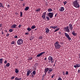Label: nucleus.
I'll return each mask as SVG.
<instances>
[{
    "mask_svg": "<svg viewBox=\"0 0 80 80\" xmlns=\"http://www.w3.org/2000/svg\"><path fill=\"white\" fill-rule=\"evenodd\" d=\"M6 67H8L10 66V63L8 62V63H7L6 65Z\"/></svg>",
    "mask_w": 80,
    "mask_h": 80,
    "instance_id": "28",
    "label": "nucleus"
},
{
    "mask_svg": "<svg viewBox=\"0 0 80 80\" xmlns=\"http://www.w3.org/2000/svg\"><path fill=\"white\" fill-rule=\"evenodd\" d=\"M44 60H47V58H45Z\"/></svg>",
    "mask_w": 80,
    "mask_h": 80,
    "instance_id": "57",
    "label": "nucleus"
},
{
    "mask_svg": "<svg viewBox=\"0 0 80 80\" xmlns=\"http://www.w3.org/2000/svg\"><path fill=\"white\" fill-rule=\"evenodd\" d=\"M41 10V9L40 8H38V9H37L36 10H35L36 12H40V11Z\"/></svg>",
    "mask_w": 80,
    "mask_h": 80,
    "instance_id": "26",
    "label": "nucleus"
},
{
    "mask_svg": "<svg viewBox=\"0 0 80 80\" xmlns=\"http://www.w3.org/2000/svg\"><path fill=\"white\" fill-rule=\"evenodd\" d=\"M64 34L66 37L69 40H71V38H70V36H69V35L68 33L66 32H65Z\"/></svg>",
    "mask_w": 80,
    "mask_h": 80,
    "instance_id": "6",
    "label": "nucleus"
},
{
    "mask_svg": "<svg viewBox=\"0 0 80 80\" xmlns=\"http://www.w3.org/2000/svg\"><path fill=\"white\" fill-rule=\"evenodd\" d=\"M14 43H15V41H12L11 42V44L12 45H13V44H14Z\"/></svg>",
    "mask_w": 80,
    "mask_h": 80,
    "instance_id": "38",
    "label": "nucleus"
},
{
    "mask_svg": "<svg viewBox=\"0 0 80 80\" xmlns=\"http://www.w3.org/2000/svg\"><path fill=\"white\" fill-rule=\"evenodd\" d=\"M29 9V7L28 6L26 7L25 9H24V10L25 11H27Z\"/></svg>",
    "mask_w": 80,
    "mask_h": 80,
    "instance_id": "17",
    "label": "nucleus"
},
{
    "mask_svg": "<svg viewBox=\"0 0 80 80\" xmlns=\"http://www.w3.org/2000/svg\"><path fill=\"white\" fill-rule=\"evenodd\" d=\"M5 31L6 32H7V31L6 30Z\"/></svg>",
    "mask_w": 80,
    "mask_h": 80,
    "instance_id": "62",
    "label": "nucleus"
},
{
    "mask_svg": "<svg viewBox=\"0 0 80 80\" xmlns=\"http://www.w3.org/2000/svg\"><path fill=\"white\" fill-rule=\"evenodd\" d=\"M27 30L28 31L30 32V31H31L32 30V29L30 28H27Z\"/></svg>",
    "mask_w": 80,
    "mask_h": 80,
    "instance_id": "25",
    "label": "nucleus"
},
{
    "mask_svg": "<svg viewBox=\"0 0 80 80\" xmlns=\"http://www.w3.org/2000/svg\"><path fill=\"white\" fill-rule=\"evenodd\" d=\"M49 71L48 72V74H50V73L52 72H53V69H51V68H49Z\"/></svg>",
    "mask_w": 80,
    "mask_h": 80,
    "instance_id": "12",
    "label": "nucleus"
},
{
    "mask_svg": "<svg viewBox=\"0 0 80 80\" xmlns=\"http://www.w3.org/2000/svg\"><path fill=\"white\" fill-rule=\"evenodd\" d=\"M72 34L73 35V36H76V35H77V33H75L74 31H73V32L72 33Z\"/></svg>",
    "mask_w": 80,
    "mask_h": 80,
    "instance_id": "16",
    "label": "nucleus"
},
{
    "mask_svg": "<svg viewBox=\"0 0 80 80\" xmlns=\"http://www.w3.org/2000/svg\"><path fill=\"white\" fill-rule=\"evenodd\" d=\"M52 11V9L51 8H49L48 9V12H50Z\"/></svg>",
    "mask_w": 80,
    "mask_h": 80,
    "instance_id": "24",
    "label": "nucleus"
},
{
    "mask_svg": "<svg viewBox=\"0 0 80 80\" xmlns=\"http://www.w3.org/2000/svg\"><path fill=\"white\" fill-rule=\"evenodd\" d=\"M23 42V40L22 39H20L18 40L17 41V43L18 45H22Z\"/></svg>",
    "mask_w": 80,
    "mask_h": 80,
    "instance_id": "3",
    "label": "nucleus"
},
{
    "mask_svg": "<svg viewBox=\"0 0 80 80\" xmlns=\"http://www.w3.org/2000/svg\"><path fill=\"white\" fill-rule=\"evenodd\" d=\"M2 7L3 8H4V6H2Z\"/></svg>",
    "mask_w": 80,
    "mask_h": 80,
    "instance_id": "61",
    "label": "nucleus"
},
{
    "mask_svg": "<svg viewBox=\"0 0 80 80\" xmlns=\"http://www.w3.org/2000/svg\"><path fill=\"white\" fill-rule=\"evenodd\" d=\"M74 67L75 68H78L80 67V64H77L76 65H74Z\"/></svg>",
    "mask_w": 80,
    "mask_h": 80,
    "instance_id": "9",
    "label": "nucleus"
},
{
    "mask_svg": "<svg viewBox=\"0 0 80 80\" xmlns=\"http://www.w3.org/2000/svg\"><path fill=\"white\" fill-rule=\"evenodd\" d=\"M23 7H25V4H24V3H23Z\"/></svg>",
    "mask_w": 80,
    "mask_h": 80,
    "instance_id": "55",
    "label": "nucleus"
},
{
    "mask_svg": "<svg viewBox=\"0 0 80 80\" xmlns=\"http://www.w3.org/2000/svg\"><path fill=\"white\" fill-rule=\"evenodd\" d=\"M52 58H53L52 56H49L48 57V60H51Z\"/></svg>",
    "mask_w": 80,
    "mask_h": 80,
    "instance_id": "22",
    "label": "nucleus"
},
{
    "mask_svg": "<svg viewBox=\"0 0 80 80\" xmlns=\"http://www.w3.org/2000/svg\"><path fill=\"white\" fill-rule=\"evenodd\" d=\"M49 32H50V30H49L48 28H47L46 29V33H49Z\"/></svg>",
    "mask_w": 80,
    "mask_h": 80,
    "instance_id": "19",
    "label": "nucleus"
},
{
    "mask_svg": "<svg viewBox=\"0 0 80 80\" xmlns=\"http://www.w3.org/2000/svg\"><path fill=\"white\" fill-rule=\"evenodd\" d=\"M58 80H62V78H61L60 77H59Z\"/></svg>",
    "mask_w": 80,
    "mask_h": 80,
    "instance_id": "41",
    "label": "nucleus"
},
{
    "mask_svg": "<svg viewBox=\"0 0 80 80\" xmlns=\"http://www.w3.org/2000/svg\"><path fill=\"white\" fill-rule=\"evenodd\" d=\"M63 3H64V5H65L67 3V1L64 2Z\"/></svg>",
    "mask_w": 80,
    "mask_h": 80,
    "instance_id": "35",
    "label": "nucleus"
},
{
    "mask_svg": "<svg viewBox=\"0 0 80 80\" xmlns=\"http://www.w3.org/2000/svg\"><path fill=\"white\" fill-rule=\"evenodd\" d=\"M30 73H31V71H30V70L28 71L27 72V76H29Z\"/></svg>",
    "mask_w": 80,
    "mask_h": 80,
    "instance_id": "15",
    "label": "nucleus"
},
{
    "mask_svg": "<svg viewBox=\"0 0 80 80\" xmlns=\"http://www.w3.org/2000/svg\"><path fill=\"white\" fill-rule=\"evenodd\" d=\"M78 73H80V70L78 69Z\"/></svg>",
    "mask_w": 80,
    "mask_h": 80,
    "instance_id": "44",
    "label": "nucleus"
},
{
    "mask_svg": "<svg viewBox=\"0 0 80 80\" xmlns=\"http://www.w3.org/2000/svg\"><path fill=\"white\" fill-rule=\"evenodd\" d=\"M18 27L19 28H20L21 27V25L20 24Z\"/></svg>",
    "mask_w": 80,
    "mask_h": 80,
    "instance_id": "53",
    "label": "nucleus"
},
{
    "mask_svg": "<svg viewBox=\"0 0 80 80\" xmlns=\"http://www.w3.org/2000/svg\"><path fill=\"white\" fill-rule=\"evenodd\" d=\"M64 29L65 30V32H70V29L69 28V27L68 26L64 28Z\"/></svg>",
    "mask_w": 80,
    "mask_h": 80,
    "instance_id": "5",
    "label": "nucleus"
},
{
    "mask_svg": "<svg viewBox=\"0 0 80 80\" xmlns=\"http://www.w3.org/2000/svg\"><path fill=\"white\" fill-rule=\"evenodd\" d=\"M3 59L2 58H1L0 59V63H1V64H2V61H3Z\"/></svg>",
    "mask_w": 80,
    "mask_h": 80,
    "instance_id": "21",
    "label": "nucleus"
},
{
    "mask_svg": "<svg viewBox=\"0 0 80 80\" xmlns=\"http://www.w3.org/2000/svg\"><path fill=\"white\" fill-rule=\"evenodd\" d=\"M29 34V33L26 32L25 33V35H28Z\"/></svg>",
    "mask_w": 80,
    "mask_h": 80,
    "instance_id": "46",
    "label": "nucleus"
},
{
    "mask_svg": "<svg viewBox=\"0 0 80 80\" xmlns=\"http://www.w3.org/2000/svg\"><path fill=\"white\" fill-rule=\"evenodd\" d=\"M32 59V57H31L29 58V60H31Z\"/></svg>",
    "mask_w": 80,
    "mask_h": 80,
    "instance_id": "48",
    "label": "nucleus"
},
{
    "mask_svg": "<svg viewBox=\"0 0 80 80\" xmlns=\"http://www.w3.org/2000/svg\"><path fill=\"white\" fill-rule=\"evenodd\" d=\"M65 74H66V75H68V71H67L66 72Z\"/></svg>",
    "mask_w": 80,
    "mask_h": 80,
    "instance_id": "42",
    "label": "nucleus"
},
{
    "mask_svg": "<svg viewBox=\"0 0 80 80\" xmlns=\"http://www.w3.org/2000/svg\"><path fill=\"white\" fill-rule=\"evenodd\" d=\"M50 62H50V61H48V62H49V63H50Z\"/></svg>",
    "mask_w": 80,
    "mask_h": 80,
    "instance_id": "60",
    "label": "nucleus"
},
{
    "mask_svg": "<svg viewBox=\"0 0 80 80\" xmlns=\"http://www.w3.org/2000/svg\"><path fill=\"white\" fill-rule=\"evenodd\" d=\"M63 72V75H65V72Z\"/></svg>",
    "mask_w": 80,
    "mask_h": 80,
    "instance_id": "51",
    "label": "nucleus"
},
{
    "mask_svg": "<svg viewBox=\"0 0 80 80\" xmlns=\"http://www.w3.org/2000/svg\"><path fill=\"white\" fill-rule=\"evenodd\" d=\"M17 26L16 24H13L12 26H11V28H12V29H13V28H16V27Z\"/></svg>",
    "mask_w": 80,
    "mask_h": 80,
    "instance_id": "13",
    "label": "nucleus"
},
{
    "mask_svg": "<svg viewBox=\"0 0 80 80\" xmlns=\"http://www.w3.org/2000/svg\"><path fill=\"white\" fill-rule=\"evenodd\" d=\"M36 28V26H32V27H31V28L32 29H34V28Z\"/></svg>",
    "mask_w": 80,
    "mask_h": 80,
    "instance_id": "27",
    "label": "nucleus"
},
{
    "mask_svg": "<svg viewBox=\"0 0 80 80\" xmlns=\"http://www.w3.org/2000/svg\"><path fill=\"white\" fill-rule=\"evenodd\" d=\"M73 5L76 8H79L80 5H79V3L78 2L77 0H76L73 2Z\"/></svg>",
    "mask_w": 80,
    "mask_h": 80,
    "instance_id": "1",
    "label": "nucleus"
},
{
    "mask_svg": "<svg viewBox=\"0 0 80 80\" xmlns=\"http://www.w3.org/2000/svg\"><path fill=\"white\" fill-rule=\"evenodd\" d=\"M50 28H52V29H54V30H55L54 26H50Z\"/></svg>",
    "mask_w": 80,
    "mask_h": 80,
    "instance_id": "33",
    "label": "nucleus"
},
{
    "mask_svg": "<svg viewBox=\"0 0 80 80\" xmlns=\"http://www.w3.org/2000/svg\"><path fill=\"white\" fill-rule=\"evenodd\" d=\"M65 8H64L63 7H62L59 8V11H60V12H63Z\"/></svg>",
    "mask_w": 80,
    "mask_h": 80,
    "instance_id": "11",
    "label": "nucleus"
},
{
    "mask_svg": "<svg viewBox=\"0 0 80 80\" xmlns=\"http://www.w3.org/2000/svg\"><path fill=\"white\" fill-rule=\"evenodd\" d=\"M9 32H13V29H11L9 30Z\"/></svg>",
    "mask_w": 80,
    "mask_h": 80,
    "instance_id": "34",
    "label": "nucleus"
},
{
    "mask_svg": "<svg viewBox=\"0 0 80 80\" xmlns=\"http://www.w3.org/2000/svg\"><path fill=\"white\" fill-rule=\"evenodd\" d=\"M54 46L56 49H59L61 47V45L59 44V42L57 41L54 43Z\"/></svg>",
    "mask_w": 80,
    "mask_h": 80,
    "instance_id": "2",
    "label": "nucleus"
},
{
    "mask_svg": "<svg viewBox=\"0 0 80 80\" xmlns=\"http://www.w3.org/2000/svg\"><path fill=\"white\" fill-rule=\"evenodd\" d=\"M23 0H21V1H23Z\"/></svg>",
    "mask_w": 80,
    "mask_h": 80,
    "instance_id": "64",
    "label": "nucleus"
},
{
    "mask_svg": "<svg viewBox=\"0 0 80 80\" xmlns=\"http://www.w3.org/2000/svg\"><path fill=\"white\" fill-rule=\"evenodd\" d=\"M45 53V52H42L37 55V57H40V56H42V55L43 53Z\"/></svg>",
    "mask_w": 80,
    "mask_h": 80,
    "instance_id": "10",
    "label": "nucleus"
},
{
    "mask_svg": "<svg viewBox=\"0 0 80 80\" xmlns=\"http://www.w3.org/2000/svg\"><path fill=\"white\" fill-rule=\"evenodd\" d=\"M42 39V36H41L39 38V39Z\"/></svg>",
    "mask_w": 80,
    "mask_h": 80,
    "instance_id": "43",
    "label": "nucleus"
},
{
    "mask_svg": "<svg viewBox=\"0 0 80 80\" xmlns=\"http://www.w3.org/2000/svg\"><path fill=\"white\" fill-rule=\"evenodd\" d=\"M46 19L48 20H50V18H49V17L48 16H46Z\"/></svg>",
    "mask_w": 80,
    "mask_h": 80,
    "instance_id": "32",
    "label": "nucleus"
},
{
    "mask_svg": "<svg viewBox=\"0 0 80 80\" xmlns=\"http://www.w3.org/2000/svg\"><path fill=\"white\" fill-rule=\"evenodd\" d=\"M22 80V78H18L17 77H16L15 78V80Z\"/></svg>",
    "mask_w": 80,
    "mask_h": 80,
    "instance_id": "23",
    "label": "nucleus"
},
{
    "mask_svg": "<svg viewBox=\"0 0 80 80\" xmlns=\"http://www.w3.org/2000/svg\"><path fill=\"white\" fill-rule=\"evenodd\" d=\"M49 70V68H46L44 69V72L45 73V74L46 75L47 72Z\"/></svg>",
    "mask_w": 80,
    "mask_h": 80,
    "instance_id": "8",
    "label": "nucleus"
},
{
    "mask_svg": "<svg viewBox=\"0 0 80 80\" xmlns=\"http://www.w3.org/2000/svg\"><path fill=\"white\" fill-rule=\"evenodd\" d=\"M4 63L5 64H6V63H7V60H5L4 61Z\"/></svg>",
    "mask_w": 80,
    "mask_h": 80,
    "instance_id": "37",
    "label": "nucleus"
},
{
    "mask_svg": "<svg viewBox=\"0 0 80 80\" xmlns=\"http://www.w3.org/2000/svg\"><path fill=\"white\" fill-rule=\"evenodd\" d=\"M32 74L35 75L36 74V72L35 71H33L32 72Z\"/></svg>",
    "mask_w": 80,
    "mask_h": 80,
    "instance_id": "30",
    "label": "nucleus"
},
{
    "mask_svg": "<svg viewBox=\"0 0 80 80\" xmlns=\"http://www.w3.org/2000/svg\"><path fill=\"white\" fill-rule=\"evenodd\" d=\"M35 31L37 30V29H35Z\"/></svg>",
    "mask_w": 80,
    "mask_h": 80,
    "instance_id": "63",
    "label": "nucleus"
},
{
    "mask_svg": "<svg viewBox=\"0 0 80 80\" xmlns=\"http://www.w3.org/2000/svg\"><path fill=\"white\" fill-rule=\"evenodd\" d=\"M15 72H16V73H18V72H19V71H18V69H15Z\"/></svg>",
    "mask_w": 80,
    "mask_h": 80,
    "instance_id": "18",
    "label": "nucleus"
},
{
    "mask_svg": "<svg viewBox=\"0 0 80 80\" xmlns=\"http://www.w3.org/2000/svg\"><path fill=\"white\" fill-rule=\"evenodd\" d=\"M57 14H56L55 15V17H57Z\"/></svg>",
    "mask_w": 80,
    "mask_h": 80,
    "instance_id": "59",
    "label": "nucleus"
},
{
    "mask_svg": "<svg viewBox=\"0 0 80 80\" xmlns=\"http://www.w3.org/2000/svg\"><path fill=\"white\" fill-rule=\"evenodd\" d=\"M9 33H7V34H6V36L7 37H8L9 36Z\"/></svg>",
    "mask_w": 80,
    "mask_h": 80,
    "instance_id": "45",
    "label": "nucleus"
},
{
    "mask_svg": "<svg viewBox=\"0 0 80 80\" xmlns=\"http://www.w3.org/2000/svg\"><path fill=\"white\" fill-rule=\"evenodd\" d=\"M48 15L50 18H53V12H49L48 13Z\"/></svg>",
    "mask_w": 80,
    "mask_h": 80,
    "instance_id": "4",
    "label": "nucleus"
},
{
    "mask_svg": "<svg viewBox=\"0 0 80 80\" xmlns=\"http://www.w3.org/2000/svg\"><path fill=\"white\" fill-rule=\"evenodd\" d=\"M32 39H33V38H30V40H32Z\"/></svg>",
    "mask_w": 80,
    "mask_h": 80,
    "instance_id": "54",
    "label": "nucleus"
},
{
    "mask_svg": "<svg viewBox=\"0 0 80 80\" xmlns=\"http://www.w3.org/2000/svg\"><path fill=\"white\" fill-rule=\"evenodd\" d=\"M2 35H3V34H4V33H3V31H2Z\"/></svg>",
    "mask_w": 80,
    "mask_h": 80,
    "instance_id": "56",
    "label": "nucleus"
},
{
    "mask_svg": "<svg viewBox=\"0 0 80 80\" xmlns=\"http://www.w3.org/2000/svg\"><path fill=\"white\" fill-rule=\"evenodd\" d=\"M8 8H10V5H8Z\"/></svg>",
    "mask_w": 80,
    "mask_h": 80,
    "instance_id": "49",
    "label": "nucleus"
},
{
    "mask_svg": "<svg viewBox=\"0 0 80 80\" xmlns=\"http://www.w3.org/2000/svg\"><path fill=\"white\" fill-rule=\"evenodd\" d=\"M15 78V77L12 76L11 77V79L12 80H13V79H14Z\"/></svg>",
    "mask_w": 80,
    "mask_h": 80,
    "instance_id": "40",
    "label": "nucleus"
},
{
    "mask_svg": "<svg viewBox=\"0 0 80 80\" xmlns=\"http://www.w3.org/2000/svg\"><path fill=\"white\" fill-rule=\"evenodd\" d=\"M3 6V4L2 3H0V7H2V6Z\"/></svg>",
    "mask_w": 80,
    "mask_h": 80,
    "instance_id": "36",
    "label": "nucleus"
},
{
    "mask_svg": "<svg viewBox=\"0 0 80 80\" xmlns=\"http://www.w3.org/2000/svg\"><path fill=\"white\" fill-rule=\"evenodd\" d=\"M2 25V24H0V27H1Z\"/></svg>",
    "mask_w": 80,
    "mask_h": 80,
    "instance_id": "58",
    "label": "nucleus"
},
{
    "mask_svg": "<svg viewBox=\"0 0 80 80\" xmlns=\"http://www.w3.org/2000/svg\"><path fill=\"white\" fill-rule=\"evenodd\" d=\"M20 17H22V15H23V13H22V12H20Z\"/></svg>",
    "mask_w": 80,
    "mask_h": 80,
    "instance_id": "31",
    "label": "nucleus"
},
{
    "mask_svg": "<svg viewBox=\"0 0 80 80\" xmlns=\"http://www.w3.org/2000/svg\"><path fill=\"white\" fill-rule=\"evenodd\" d=\"M46 13H47V12H44L43 13L42 15V18L44 20H45L46 18H45V17L46 16Z\"/></svg>",
    "mask_w": 80,
    "mask_h": 80,
    "instance_id": "7",
    "label": "nucleus"
},
{
    "mask_svg": "<svg viewBox=\"0 0 80 80\" xmlns=\"http://www.w3.org/2000/svg\"><path fill=\"white\" fill-rule=\"evenodd\" d=\"M54 76H55V74H53L52 75L51 78H53V77H54Z\"/></svg>",
    "mask_w": 80,
    "mask_h": 80,
    "instance_id": "39",
    "label": "nucleus"
},
{
    "mask_svg": "<svg viewBox=\"0 0 80 80\" xmlns=\"http://www.w3.org/2000/svg\"><path fill=\"white\" fill-rule=\"evenodd\" d=\"M49 61H51V62L52 63H53L54 62V59L52 58Z\"/></svg>",
    "mask_w": 80,
    "mask_h": 80,
    "instance_id": "20",
    "label": "nucleus"
},
{
    "mask_svg": "<svg viewBox=\"0 0 80 80\" xmlns=\"http://www.w3.org/2000/svg\"><path fill=\"white\" fill-rule=\"evenodd\" d=\"M60 30V28H58L57 29L55 30L54 31V32H57V31H58Z\"/></svg>",
    "mask_w": 80,
    "mask_h": 80,
    "instance_id": "29",
    "label": "nucleus"
},
{
    "mask_svg": "<svg viewBox=\"0 0 80 80\" xmlns=\"http://www.w3.org/2000/svg\"><path fill=\"white\" fill-rule=\"evenodd\" d=\"M18 37L17 36L14 37V38H17Z\"/></svg>",
    "mask_w": 80,
    "mask_h": 80,
    "instance_id": "50",
    "label": "nucleus"
},
{
    "mask_svg": "<svg viewBox=\"0 0 80 80\" xmlns=\"http://www.w3.org/2000/svg\"><path fill=\"white\" fill-rule=\"evenodd\" d=\"M57 28V26H54V29H55V28Z\"/></svg>",
    "mask_w": 80,
    "mask_h": 80,
    "instance_id": "47",
    "label": "nucleus"
},
{
    "mask_svg": "<svg viewBox=\"0 0 80 80\" xmlns=\"http://www.w3.org/2000/svg\"><path fill=\"white\" fill-rule=\"evenodd\" d=\"M43 77H44V76H42V78L41 80H44V78H43Z\"/></svg>",
    "mask_w": 80,
    "mask_h": 80,
    "instance_id": "52",
    "label": "nucleus"
},
{
    "mask_svg": "<svg viewBox=\"0 0 80 80\" xmlns=\"http://www.w3.org/2000/svg\"><path fill=\"white\" fill-rule=\"evenodd\" d=\"M69 27H70V30H72V29H73V26L72 24H69Z\"/></svg>",
    "mask_w": 80,
    "mask_h": 80,
    "instance_id": "14",
    "label": "nucleus"
}]
</instances>
